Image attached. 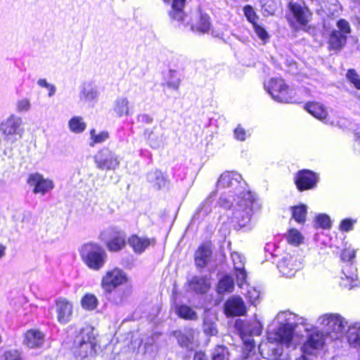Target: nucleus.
Returning a JSON list of instances; mask_svg holds the SVG:
<instances>
[{"mask_svg":"<svg viewBox=\"0 0 360 360\" xmlns=\"http://www.w3.org/2000/svg\"><path fill=\"white\" fill-rule=\"evenodd\" d=\"M211 247L208 244H202L198 247L195 252L194 262L197 268H205L211 260L212 257Z\"/></svg>","mask_w":360,"mask_h":360,"instance_id":"5701e85b","label":"nucleus"},{"mask_svg":"<svg viewBox=\"0 0 360 360\" xmlns=\"http://www.w3.org/2000/svg\"><path fill=\"white\" fill-rule=\"evenodd\" d=\"M244 15L247 20L252 24V25L257 24L258 16L255 12L253 8L250 6H245L243 8Z\"/></svg>","mask_w":360,"mask_h":360,"instance_id":"8fccbe9b","label":"nucleus"},{"mask_svg":"<svg viewBox=\"0 0 360 360\" xmlns=\"http://www.w3.org/2000/svg\"><path fill=\"white\" fill-rule=\"evenodd\" d=\"M148 181L157 188L160 189L166 184V179L162 173L159 170L151 171L147 174Z\"/></svg>","mask_w":360,"mask_h":360,"instance_id":"72a5a7b5","label":"nucleus"},{"mask_svg":"<svg viewBox=\"0 0 360 360\" xmlns=\"http://www.w3.org/2000/svg\"><path fill=\"white\" fill-rule=\"evenodd\" d=\"M127 282L126 273L121 269L114 268L107 271L103 276L101 285L106 294H110L115 289Z\"/></svg>","mask_w":360,"mask_h":360,"instance_id":"1a4fd4ad","label":"nucleus"},{"mask_svg":"<svg viewBox=\"0 0 360 360\" xmlns=\"http://www.w3.org/2000/svg\"><path fill=\"white\" fill-rule=\"evenodd\" d=\"M347 340L351 347L360 350V322L348 326Z\"/></svg>","mask_w":360,"mask_h":360,"instance_id":"bb28decb","label":"nucleus"},{"mask_svg":"<svg viewBox=\"0 0 360 360\" xmlns=\"http://www.w3.org/2000/svg\"><path fill=\"white\" fill-rule=\"evenodd\" d=\"M5 360H22L20 352L16 349H10L4 352Z\"/></svg>","mask_w":360,"mask_h":360,"instance_id":"13d9d810","label":"nucleus"},{"mask_svg":"<svg viewBox=\"0 0 360 360\" xmlns=\"http://www.w3.org/2000/svg\"><path fill=\"white\" fill-rule=\"evenodd\" d=\"M31 108V103L28 98H22L16 103V110L18 112H27Z\"/></svg>","mask_w":360,"mask_h":360,"instance_id":"6e6d98bb","label":"nucleus"},{"mask_svg":"<svg viewBox=\"0 0 360 360\" xmlns=\"http://www.w3.org/2000/svg\"><path fill=\"white\" fill-rule=\"evenodd\" d=\"M324 345L323 335L321 332H314L311 333L307 341L302 347L304 354H312L314 352L323 347Z\"/></svg>","mask_w":360,"mask_h":360,"instance_id":"6ab92c4d","label":"nucleus"},{"mask_svg":"<svg viewBox=\"0 0 360 360\" xmlns=\"http://www.w3.org/2000/svg\"><path fill=\"white\" fill-rule=\"evenodd\" d=\"M125 243V234L122 232H118L117 236L108 242L107 246L110 251L117 252L124 248Z\"/></svg>","mask_w":360,"mask_h":360,"instance_id":"c9c22d12","label":"nucleus"},{"mask_svg":"<svg viewBox=\"0 0 360 360\" xmlns=\"http://www.w3.org/2000/svg\"><path fill=\"white\" fill-rule=\"evenodd\" d=\"M231 258L234 264V270L237 279V283L238 286L241 288L247 277V274L245 271L244 263L242 260L241 256L237 252L231 254Z\"/></svg>","mask_w":360,"mask_h":360,"instance_id":"a878e982","label":"nucleus"},{"mask_svg":"<svg viewBox=\"0 0 360 360\" xmlns=\"http://www.w3.org/2000/svg\"><path fill=\"white\" fill-rule=\"evenodd\" d=\"M356 141L360 143V131L356 134Z\"/></svg>","mask_w":360,"mask_h":360,"instance_id":"774afa93","label":"nucleus"},{"mask_svg":"<svg viewBox=\"0 0 360 360\" xmlns=\"http://www.w3.org/2000/svg\"><path fill=\"white\" fill-rule=\"evenodd\" d=\"M37 84L43 88H46L49 93V97H52L56 91V87L55 85L49 83L46 79H39L37 81Z\"/></svg>","mask_w":360,"mask_h":360,"instance_id":"603ef678","label":"nucleus"},{"mask_svg":"<svg viewBox=\"0 0 360 360\" xmlns=\"http://www.w3.org/2000/svg\"><path fill=\"white\" fill-rule=\"evenodd\" d=\"M203 331L207 335H216L218 333L216 322L211 319L205 318L203 322Z\"/></svg>","mask_w":360,"mask_h":360,"instance_id":"c03bdc74","label":"nucleus"},{"mask_svg":"<svg viewBox=\"0 0 360 360\" xmlns=\"http://www.w3.org/2000/svg\"><path fill=\"white\" fill-rule=\"evenodd\" d=\"M70 131L75 134H81L86 128V124L80 116H74L68 121Z\"/></svg>","mask_w":360,"mask_h":360,"instance_id":"f704fd0d","label":"nucleus"},{"mask_svg":"<svg viewBox=\"0 0 360 360\" xmlns=\"http://www.w3.org/2000/svg\"><path fill=\"white\" fill-rule=\"evenodd\" d=\"M80 256L84 263L91 269L98 271L103 268L106 260V252L96 243H89L80 249Z\"/></svg>","mask_w":360,"mask_h":360,"instance_id":"20e7f679","label":"nucleus"},{"mask_svg":"<svg viewBox=\"0 0 360 360\" xmlns=\"http://www.w3.org/2000/svg\"><path fill=\"white\" fill-rule=\"evenodd\" d=\"M44 342V335L36 329L27 330L25 334L23 343L27 347L33 349L41 347Z\"/></svg>","mask_w":360,"mask_h":360,"instance_id":"b1692460","label":"nucleus"},{"mask_svg":"<svg viewBox=\"0 0 360 360\" xmlns=\"http://www.w3.org/2000/svg\"><path fill=\"white\" fill-rule=\"evenodd\" d=\"M240 329L251 335L259 336L262 333V326L259 321L255 319L250 322L247 323Z\"/></svg>","mask_w":360,"mask_h":360,"instance_id":"e433bc0d","label":"nucleus"},{"mask_svg":"<svg viewBox=\"0 0 360 360\" xmlns=\"http://www.w3.org/2000/svg\"><path fill=\"white\" fill-rule=\"evenodd\" d=\"M234 289L233 278L229 275H225L219 279L217 287L218 294L231 292Z\"/></svg>","mask_w":360,"mask_h":360,"instance_id":"473e14b6","label":"nucleus"},{"mask_svg":"<svg viewBox=\"0 0 360 360\" xmlns=\"http://www.w3.org/2000/svg\"><path fill=\"white\" fill-rule=\"evenodd\" d=\"M280 273L287 278H291L301 269L302 262L295 255L286 254L278 263Z\"/></svg>","mask_w":360,"mask_h":360,"instance_id":"ddd939ff","label":"nucleus"},{"mask_svg":"<svg viewBox=\"0 0 360 360\" xmlns=\"http://www.w3.org/2000/svg\"><path fill=\"white\" fill-rule=\"evenodd\" d=\"M259 292L255 288H250L247 292V297H248L250 302L252 304H255L257 300L259 297Z\"/></svg>","mask_w":360,"mask_h":360,"instance_id":"bf43d9fd","label":"nucleus"},{"mask_svg":"<svg viewBox=\"0 0 360 360\" xmlns=\"http://www.w3.org/2000/svg\"><path fill=\"white\" fill-rule=\"evenodd\" d=\"M130 105L127 97H117L113 104V111L117 116L121 117L129 115Z\"/></svg>","mask_w":360,"mask_h":360,"instance_id":"c756f323","label":"nucleus"},{"mask_svg":"<svg viewBox=\"0 0 360 360\" xmlns=\"http://www.w3.org/2000/svg\"><path fill=\"white\" fill-rule=\"evenodd\" d=\"M319 180V174L309 169L298 171L294 178L295 184L300 191L314 189Z\"/></svg>","mask_w":360,"mask_h":360,"instance_id":"9b49d317","label":"nucleus"},{"mask_svg":"<svg viewBox=\"0 0 360 360\" xmlns=\"http://www.w3.org/2000/svg\"><path fill=\"white\" fill-rule=\"evenodd\" d=\"M354 221L349 219L342 220L340 224V229L342 231H349L352 229Z\"/></svg>","mask_w":360,"mask_h":360,"instance_id":"680f3d73","label":"nucleus"},{"mask_svg":"<svg viewBox=\"0 0 360 360\" xmlns=\"http://www.w3.org/2000/svg\"><path fill=\"white\" fill-rule=\"evenodd\" d=\"M91 140L89 145L90 146H94L95 144L101 143L105 142L109 138V134L106 131H101L98 134H96V131L94 129L90 131Z\"/></svg>","mask_w":360,"mask_h":360,"instance_id":"a19ab883","label":"nucleus"},{"mask_svg":"<svg viewBox=\"0 0 360 360\" xmlns=\"http://www.w3.org/2000/svg\"><path fill=\"white\" fill-rule=\"evenodd\" d=\"M289 9L300 25L305 26L307 25L311 18V13L308 8L298 3L290 2Z\"/></svg>","mask_w":360,"mask_h":360,"instance_id":"4be33fe9","label":"nucleus"},{"mask_svg":"<svg viewBox=\"0 0 360 360\" xmlns=\"http://www.w3.org/2000/svg\"><path fill=\"white\" fill-rule=\"evenodd\" d=\"M191 290L199 294L206 293L210 288V283L206 276H194L188 281Z\"/></svg>","mask_w":360,"mask_h":360,"instance_id":"393cba45","label":"nucleus"},{"mask_svg":"<svg viewBox=\"0 0 360 360\" xmlns=\"http://www.w3.org/2000/svg\"><path fill=\"white\" fill-rule=\"evenodd\" d=\"M264 85L265 90L277 102L290 103L295 98V91L289 88L281 78H271Z\"/></svg>","mask_w":360,"mask_h":360,"instance_id":"39448f33","label":"nucleus"},{"mask_svg":"<svg viewBox=\"0 0 360 360\" xmlns=\"http://www.w3.org/2000/svg\"><path fill=\"white\" fill-rule=\"evenodd\" d=\"M242 176L240 174L233 172H226L223 173L217 184V186L218 188H234L236 189V198H238V194L241 192L243 193V189L242 185Z\"/></svg>","mask_w":360,"mask_h":360,"instance_id":"4468645a","label":"nucleus"},{"mask_svg":"<svg viewBox=\"0 0 360 360\" xmlns=\"http://www.w3.org/2000/svg\"><path fill=\"white\" fill-rule=\"evenodd\" d=\"M234 136L237 140L243 141L246 139V131L240 125H238L234 130Z\"/></svg>","mask_w":360,"mask_h":360,"instance_id":"052dcab7","label":"nucleus"},{"mask_svg":"<svg viewBox=\"0 0 360 360\" xmlns=\"http://www.w3.org/2000/svg\"><path fill=\"white\" fill-rule=\"evenodd\" d=\"M175 313L183 319L195 321L198 319L197 313L189 306L181 304L175 305Z\"/></svg>","mask_w":360,"mask_h":360,"instance_id":"7c9ffc66","label":"nucleus"},{"mask_svg":"<svg viewBox=\"0 0 360 360\" xmlns=\"http://www.w3.org/2000/svg\"><path fill=\"white\" fill-rule=\"evenodd\" d=\"M186 0H173L172 9L169 11V15L172 19L177 21H183L185 18V14L183 8L185 6Z\"/></svg>","mask_w":360,"mask_h":360,"instance_id":"2f4dec72","label":"nucleus"},{"mask_svg":"<svg viewBox=\"0 0 360 360\" xmlns=\"http://www.w3.org/2000/svg\"><path fill=\"white\" fill-rule=\"evenodd\" d=\"M317 323L332 339L342 337L348 326L347 321L337 313H328L320 316Z\"/></svg>","mask_w":360,"mask_h":360,"instance_id":"7ed1b4c3","label":"nucleus"},{"mask_svg":"<svg viewBox=\"0 0 360 360\" xmlns=\"http://www.w3.org/2000/svg\"><path fill=\"white\" fill-rule=\"evenodd\" d=\"M139 119L141 122H144L146 123H151L153 122V118L148 115L143 114L139 116Z\"/></svg>","mask_w":360,"mask_h":360,"instance_id":"69168bd1","label":"nucleus"},{"mask_svg":"<svg viewBox=\"0 0 360 360\" xmlns=\"http://www.w3.org/2000/svg\"><path fill=\"white\" fill-rule=\"evenodd\" d=\"M305 110L316 119L326 123L328 112L323 105L319 103H308Z\"/></svg>","mask_w":360,"mask_h":360,"instance_id":"cd10ccee","label":"nucleus"},{"mask_svg":"<svg viewBox=\"0 0 360 360\" xmlns=\"http://www.w3.org/2000/svg\"><path fill=\"white\" fill-rule=\"evenodd\" d=\"M98 304L97 297L91 293L85 294L81 300L82 307L86 310L95 309Z\"/></svg>","mask_w":360,"mask_h":360,"instance_id":"58836bf2","label":"nucleus"},{"mask_svg":"<svg viewBox=\"0 0 360 360\" xmlns=\"http://www.w3.org/2000/svg\"><path fill=\"white\" fill-rule=\"evenodd\" d=\"M145 352L149 354L150 356H154L158 352V347L153 338H148L144 343Z\"/></svg>","mask_w":360,"mask_h":360,"instance_id":"3c124183","label":"nucleus"},{"mask_svg":"<svg viewBox=\"0 0 360 360\" xmlns=\"http://www.w3.org/2000/svg\"><path fill=\"white\" fill-rule=\"evenodd\" d=\"M148 138V143L152 148H158L163 146V133L162 130L154 127L153 129H146L144 132Z\"/></svg>","mask_w":360,"mask_h":360,"instance_id":"c85d7f7f","label":"nucleus"},{"mask_svg":"<svg viewBox=\"0 0 360 360\" xmlns=\"http://www.w3.org/2000/svg\"><path fill=\"white\" fill-rule=\"evenodd\" d=\"M195 331L191 328H185L183 330H174L172 335L177 340L181 347L192 349L194 345Z\"/></svg>","mask_w":360,"mask_h":360,"instance_id":"a211bd4d","label":"nucleus"},{"mask_svg":"<svg viewBox=\"0 0 360 360\" xmlns=\"http://www.w3.org/2000/svg\"><path fill=\"white\" fill-rule=\"evenodd\" d=\"M212 360H230L228 349L224 345L217 346L212 352Z\"/></svg>","mask_w":360,"mask_h":360,"instance_id":"79ce46f5","label":"nucleus"},{"mask_svg":"<svg viewBox=\"0 0 360 360\" xmlns=\"http://www.w3.org/2000/svg\"><path fill=\"white\" fill-rule=\"evenodd\" d=\"M291 209L292 218L300 224L304 223L307 215V207L301 205L292 207Z\"/></svg>","mask_w":360,"mask_h":360,"instance_id":"ea45409f","label":"nucleus"},{"mask_svg":"<svg viewBox=\"0 0 360 360\" xmlns=\"http://www.w3.org/2000/svg\"><path fill=\"white\" fill-rule=\"evenodd\" d=\"M356 256V251L354 249L346 248L341 255L342 261L344 263L353 262V259Z\"/></svg>","mask_w":360,"mask_h":360,"instance_id":"5fc2aeb1","label":"nucleus"},{"mask_svg":"<svg viewBox=\"0 0 360 360\" xmlns=\"http://www.w3.org/2000/svg\"><path fill=\"white\" fill-rule=\"evenodd\" d=\"M95 342L92 330L82 328L74 339L72 350L76 358L83 359L91 354L94 350Z\"/></svg>","mask_w":360,"mask_h":360,"instance_id":"423d86ee","label":"nucleus"},{"mask_svg":"<svg viewBox=\"0 0 360 360\" xmlns=\"http://www.w3.org/2000/svg\"><path fill=\"white\" fill-rule=\"evenodd\" d=\"M99 92L97 86L92 82H84L79 88V98L85 103H95L98 101Z\"/></svg>","mask_w":360,"mask_h":360,"instance_id":"aec40b11","label":"nucleus"},{"mask_svg":"<svg viewBox=\"0 0 360 360\" xmlns=\"http://www.w3.org/2000/svg\"><path fill=\"white\" fill-rule=\"evenodd\" d=\"M347 78L356 89H360V79L354 70H348Z\"/></svg>","mask_w":360,"mask_h":360,"instance_id":"4d7b16f0","label":"nucleus"},{"mask_svg":"<svg viewBox=\"0 0 360 360\" xmlns=\"http://www.w3.org/2000/svg\"><path fill=\"white\" fill-rule=\"evenodd\" d=\"M6 247L0 243V259H1L2 258H4L6 255Z\"/></svg>","mask_w":360,"mask_h":360,"instance_id":"338daca9","label":"nucleus"},{"mask_svg":"<svg viewBox=\"0 0 360 360\" xmlns=\"http://www.w3.org/2000/svg\"><path fill=\"white\" fill-rule=\"evenodd\" d=\"M276 320L279 326L276 330L268 332V341L271 344L276 343L289 347L295 327L299 324H304V319L286 311L278 313Z\"/></svg>","mask_w":360,"mask_h":360,"instance_id":"f03ea898","label":"nucleus"},{"mask_svg":"<svg viewBox=\"0 0 360 360\" xmlns=\"http://www.w3.org/2000/svg\"><path fill=\"white\" fill-rule=\"evenodd\" d=\"M253 28L257 37L264 43L269 40V35L263 27L257 23L253 25Z\"/></svg>","mask_w":360,"mask_h":360,"instance_id":"864d4df0","label":"nucleus"},{"mask_svg":"<svg viewBox=\"0 0 360 360\" xmlns=\"http://www.w3.org/2000/svg\"><path fill=\"white\" fill-rule=\"evenodd\" d=\"M181 80L177 76V73L174 70H169V79L166 83V85L172 89L177 90L179 87Z\"/></svg>","mask_w":360,"mask_h":360,"instance_id":"a18cd8bd","label":"nucleus"},{"mask_svg":"<svg viewBox=\"0 0 360 360\" xmlns=\"http://www.w3.org/2000/svg\"><path fill=\"white\" fill-rule=\"evenodd\" d=\"M233 200L234 203L221 196L219 200V204L224 208L233 207V221L239 227H244L250 221L252 210L257 205L255 194L248 190L243 191V193L240 192L238 198Z\"/></svg>","mask_w":360,"mask_h":360,"instance_id":"f257e3e1","label":"nucleus"},{"mask_svg":"<svg viewBox=\"0 0 360 360\" xmlns=\"http://www.w3.org/2000/svg\"><path fill=\"white\" fill-rule=\"evenodd\" d=\"M55 303L58 321L60 324H66L70 322L73 313L72 303L64 297L58 298Z\"/></svg>","mask_w":360,"mask_h":360,"instance_id":"2eb2a0df","label":"nucleus"},{"mask_svg":"<svg viewBox=\"0 0 360 360\" xmlns=\"http://www.w3.org/2000/svg\"><path fill=\"white\" fill-rule=\"evenodd\" d=\"M240 333L241 339H242L246 349H248L249 351H251L252 349H254L255 348V342L252 338V337L254 335H251L240 329Z\"/></svg>","mask_w":360,"mask_h":360,"instance_id":"de8ad7c7","label":"nucleus"},{"mask_svg":"<svg viewBox=\"0 0 360 360\" xmlns=\"http://www.w3.org/2000/svg\"><path fill=\"white\" fill-rule=\"evenodd\" d=\"M337 27L338 30H333L328 39L329 49L334 51H340L344 47L347 34L351 32L349 22L344 19L338 21Z\"/></svg>","mask_w":360,"mask_h":360,"instance_id":"9d476101","label":"nucleus"},{"mask_svg":"<svg viewBox=\"0 0 360 360\" xmlns=\"http://www.w3.org/2000/svg\"><path fill=\"white\" fill-rule=\"evenodd\" d=\"M269 349L272 351L274 356H280L283 353V349L279 345H276V347H269Z\"/></svg>","mask_w":360,"mask_h":360,"instance_id":"e2e57ef3","label":"nucleus"},{"mask_svg":"<svg viewBox=\"0 0 360 360\" xmlns=\"http://www.w3.org/2000/svg\"><path fill=\"white\" fill-rule=\"evenodd\" d=\"M302 240V236L297 230L292 229L289 231L287 236V240L289 243L294 245H298L301 243Z\"/></svg>","mask_w":360,"mask_h":360,"instance_id":"49530a36","label":"nucleus"},{"mask_svg":"<svg viewBox=\"0 0 360 360\" xmlns=\"http://www.w3.org/2000/svg\"><path fill=\"white\" fill-rule=\"evenodd\" d=\"M215 195V193L213 192L201 204L200 207L198 209L195 217H199L200 214L206 216L211 212V204L212 198Z\"/></svg>","mask_w":360,"mask_h":360,"instance_id":"37998d69","label":"nucleus"},{"mask_svg":"<svg viewBox=\"0 0 360 360\" xmlns=\"http://www.w3.org/2000/svg\"><path fill=\"white\" fill-rule=\"evenodd\" d=\"M27 182L33 188V193L39 194L42 196L51 192L55 187L53 180L44 178L39 173L31 174Z\"/></svg>","mask_w":360,"mask_h":360,"instance_id":"f8f14e48","label":"nucleus"},{"mask_svg":"<svg viewBox=\"0 0 360 360\" xmlns=\"http://www.w3.org/2000/svg\"><path fill=\"white\" fill-rule=\"evenodd\" d=\"M316 225L323 229H329L331 226V221L327 214H320L316 217Z\"/></svg>","mask_w":360,"mask_h":360,"instance_id":"09e8293b","label":"nucleus"},{"mask_svg":"<svg viewBox=\"0 0 360 360\" xmlns=\"http://www.w3.org/2000/svg\"><path fill=\"white\" fill-rule=\"evenodd\" d=\"M199 18V21L195 25H191V29L193 31L205 33L210 27V18L206 14H200Z\"/></svg>","mask_w":360,"mask_h":360,"instance_id":"4c0bfd02","label":"nucleus"},{"mask_svg":"<svg viewBox=\"0 0 360 360\" xmlns=\"http://www.w3.org/2000/svg\"><path fill=\"white\" fill-rule=\"evenodd\" d=\"M356 268L353 262L344 263L342 266L340 285L344 288H352L356 285Z\"/></svg>","mask_w":360,"mask_h":360,"instance_id":"f3484780","label":"nucleus"},{"mask_svg":"<svg viewBox=\"0 0 360 360\" xmlns=\"http://www.w3.org/2000/svg\"><path fill=\"white\" fill-rule=\"evenodd\" d=\"M193 360H208V359L205 353L198 352L195 354Z\"/></svg>","mask_w":360,"mask_h":360,"instance_id":"0e129e2a","label":"nucleus"},{"mask_svg":"<svg viewBox=\"0 0 360 360\" xmlns=\"http://www.w3.org/2000/svg\"><path fill=\"white\" fill-rule=\"evenodd\" d=\"M22 119L15 115H10L0 124V131L4 134V140L8 144H13L22 137Z\"/></svg>","mask_w":360,"mask_h":360,"instance_id":"0eeeda50","label":"nucleus"},{"mask_svg":"<svg viewBox=\"0 0 360 360\" xmlns=\"http://www.w3.org/2000/svg\"><path fill=\"white\" fill-rule=\"evenodd\" d=\"M96 167L101 170L115 171L119 168V155L108 148H103L94 156Z\"/></svg>","mask_w":360,"mask_h":360,"instance_id":"6e6552de","label":"nucleus"},{"mask_svg":"<svg viewBox=\"0 0 360 360\" xmlns=\"http://www.w3.org/2000/svg\"><path fill=\"white\" fill-rule=\"evenodd\" d=\"M224 312L227 316H243L246 312V307L239 296L229 297L224 304Z\"/></svg>","mask_w":360,"mask_h":360,"instance_id":"dca6fc26","label":"nucleus"},{"mask_svg":"<svg viewBox=\"0 0 360 360\" xmlns=\"http://www.w3.org/2000/svg\"><path fill=\"white\" fill-rule=\"evenodd\" d=\"M128 243L136 254L141 255L144 252L149 246H154L155 245V240L154 238L133 235L128 239Z\"/></svg>","mask_w":360,"mask_h":360,"instance_id":"412c9836","label":"nucleus"}]
</instances>
